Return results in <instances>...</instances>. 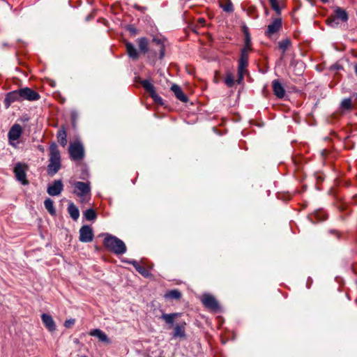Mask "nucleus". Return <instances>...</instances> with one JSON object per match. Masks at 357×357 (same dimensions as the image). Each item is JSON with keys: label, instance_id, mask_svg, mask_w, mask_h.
Returning <instances> with one entry per match:
<instances>
[{"label": "nucleus", "instance_id": "nucleus-12", "mask_svg": "<svg viewBox=\"0 0 357 357\" xmlns=\"http://www.w3.org/2000/svg\"><path fill=\"white\" fill-rule=\"evenodd\" d=\"M63 190V185L61 180H55L52 185H49L47 190L50 196H58Z\"/></svg>", "mask_w": 357, "mask_h": 357}, {"label": "nucleus", "instance_id": "nucleus-21", "mask_svg": "<svg viewBox=\"0 0 357 357\" xmlns=\"http://www.w3.org/2000/svg\"><path fill=\"white\" fill-rule=\"evenodd\" d=\"M181 315L180 313H170V314H162L160 317V319L165 321L166 324L169 325L170 326H173L174 320L176 318L178 317Z\"/></svg>", "mask_w": 357, "mask_h": 357}, {"label": "nucleus", "instance_id": "nucleus-11", "mask_svg": "<svg viewBox=\"0 0 357 357\" xmlns=\"http://www.w3.org/2000/svg\"><path fill=\"white\" fill-rule=\"evenodd\" d=\"M15 102H22L20 89L7 93L3 100V104L5 107L8 109L11 104Z\"/></svg>", "mask_w": 357, "mask_h": 357}, {"label": "nucleus", "instance_id": "nucleus-23", "mask_svg": "<svg viewBox=\"0 0 357 357\" xmlns=\"http://www.w3.org/2000/svg\"><path fill=\"white\" fill-rule=\"evenodd\" d=\"M68 212L70 214V216L74 220H77L79 217V211L78 208L72 202L68 204Z\"/></svg>", "mask_w": 357, "mask_h": 357}, {"label": "nucleus", "instance_id": "nucleus-34", "mask_svg": "<svg viewBox=\"0 0 357 357\" xmlns=\"http://www.w3.org/2000/svg\"><path fill=\"white\" fill-rule=\"evenodd\" d=\"M245 45L243 48H246L248 50H251V39L250 36L248 31L245 32Z\"/></svg>", "mask_w": 357, "mask_h": 357}, {"label": "nucleus", "instance_id": "nucleus-4", "mask_svg": "<svg viewBox=\"0 0 357 357\" xmlns=\"http://www.w3.org/2000/svg\"><path fill=\"white\" fill-rule=\"evenodd\" d=\"M27 165L22 162L15 164L13 172L16 179L22 185H28L29 181L26 179Z\"/></svg>", "mask_w": 357, "mask_h": 357}, {"label": "nucleus", "instance_id": "nucleus-43", "mask_svg": "<svg viewBox=\"0 0 357 357\" xmlns=\"http://www.w3.org/2000/svg\"><path fill=\"white\" fill-rule=\"evenodd\" d=\"M355 73L357 76V65L355 66Z\"/></svg>", "mask_w": 357, "mask_h": 357}, {"label": "nucleus", "instance_id": "nucleus-36", "mask_svg": "<svg viewBox=\"0 0 357 357\" xmlns=\"http://www.w3.org/2000/svg\"><path fill=\"white\" fill-rule=\"evenodd\" d=\"M248 65V60L239 59L238 70H245L246 67Z\"/></svg>", "mask_w": 357, "mask_h": 357}, {"label": "nucleus", "instance_id": "nucleus-33", "mask_svg": "<svg viewBox=\"0 0 357 357\" xmlns=\"http://www.w3.org/2000/svg\"><path fill=\"white\" fill-rule=\"evenodd\" d=\"M271 8L276 12L278 15H280L281 10L279 6L278 0H268Z\"/></svg>", "mask_w": 357, "mask_h": 357}, {"label": "nucleus", "instance_id": "nucleus-26", "mask_svg": "<svg viewBox=\"0 0 357 357\" xmlns=\"http://www.w3.org/2000/svg\"><path fill=\"white\" fill-rule=\"evenodd\" d=\"M137 43L140 52H142L144 54L146 53L149 50V41L147 38L144 37L138 38Z\"/></svg>", "mask_w": 357, "mask_h": 357}, {"label": "nucleus", "instance_id": "nucleus-1", "mask_svg": "<svg viewBox=\"0 0 357 357\" xmlns=\"http://www.w3.org/2000/svg\"><path fill=\"white\" fill-rule=\"evenodd\" d=\"M50 159L47 167V173L49 176H54L61 167V154L55 142L50 145Z\"/></svg>", "mask_w": 357, "mask_h": 357}, {"label": "nucleus", "instance_id": "nucleus-15", "mask_svg": "<svg viewBox=\"0 0 357 357\" xmlns=\"http://www.w3.org/2000/svg\"><path fill=\"white\" fill-rule=\"evenodd\" d=\"M185 322L176 324L174 326V331L172 333V338H184L185 337Z\"/></svg>", "mask_w": 357, "mask_h": 357}, {"label": "nucleus", "instance_id": "nucleus-9", "mask_svg": "<svg viewBox=\"0 0 357 357\" xmlns=\"http://www.w3.org/2000/svg\"><path fill=\"white\" fill-rule=\"evenodd\" d=\"M282 19L280 17L274 18L271 23L268 25L267 29L265 31V36L268 38H271L282 29Z\"/></svg>", "mask_w": 357, "mask_h": 357}, {"label": "nucleus", "instance_id": "nucleus-5", "mask_svg": "<svg viewBox=\"0 0 357 357\" xmlns=\"http://www.w3.org/2000/svg\"><path fill=\"white\" fill-rule=\"evenodd\" d=\"M69 153L72 160H81L84 157V149L83 145L80 142H74L70 144L69 146Z\"/></svg>", "mask_w": 357, "mask_h": 357}, {"label": "nucleus", "instance_id": "nucleus-2", "mask_svg": "<svg viewBox=\"0 0 357 357\" xmlns=\"http://www.w3.org/2000/svg\"><path fill=\"white\" fill-rule=\"evenodd\" d=\"M104 245L114 254L123 255L126 252L127 248L124 242L111 234H107L104 241Z\"/></svg>", "mask_w": 357, "mask_h": 357}, {"label": "nucleus", "instance_id": "nucleus-27", "mask_svg": "<svg viewBox=\"0 0 357 357\" xmlns=\"http://www.w3.org/2000/svg\"><path fill=\"white\" fill-rule=\"evenodd\" d=\"M165 298L178 300L181 298V293L178 289H172L165 294Z\"/></svg>", "mask_w": 357, "mask_h": 357}, {"label": "nucleus", "instance_id": "nucleus-8", "mask_svg": "<svg viewBox=\"0 0 357 357\" xmlns=\"http://www.w3.org/2000/svg\"><path fill=\"white\" fill-rule=\"evenodd\" d=\"M20 95L21 96L22 101H36L40 99V94L36 91L29 87L20 89Z\"/></svg>", "mask_w": 357, "mask_h": 357}, {"label": "nucleus", "instance_id": "nucleus-42", "mask_svg": "<svg viewBox=\"0 0 357 357\" xmlns=\"http://www.w3.org/2000/svg\"><path fill=\"white\" fill-rule=\"evenodd\" d=\"M135 8L139 10H142L144 9L143 8H142L141 6H137V5H135Z\"/></svg>", "mask_w": 357, "mask_h": 357}, {"label": "nucleus", "instance_id": "nucleus-29", "mask_svg": "<svg viewBox=\"0 0 357 357\" xmlns=\"http://www.w3.org/2000/svg\"><path fill=\"white\" fill-rule=\"evenodd\" d=\"M291 40L289 38L282 40L278 43V47L282 50V56H283L289 46H291Z\"/></svg>", "mask_w": 357, "mask_h": 357}, {"label": "nucleus", "instance_id": "nucleus-3", "mask_svg": "<svg viewBox=\"0 0 357 357\" xmlns=\"http://www.w3.org/2000/svg\"><path fill=\"white\" fill-rule=\"evenodd\" d=\"M73 193L80 197L82 202H84L86 197L90 195L91 185L89 182L75 181L73 183Z\"/></svg>", "mask_w": 357, "mask_h": 357}, {"label": "nucleus", "instance_id": "nucleus-40", "mask_svg": "<svg viewBox=\"0 0 357 357\" xmlns=\"http://www.w3.org/2000/svg\"><path fill=\"white\" fill-rule=\"evenodd\" d=\"M75 320L74 319H69L65 321L64 326L66 328H70L73 325H74Z\"/></svg>", "mask_w": 357, "mask_h": 357}, {"label": "nucleus", "instance_id": "nucleus-31", "mask_svg": "<svg viewBox=\"0 0 357 357\" xmlns=\"http://www.w3.org/2000/svg\"><path fill=\"white\" fill-rule=\"evenodd\" d=\"M340 107L344 111L351 110L352 108L351 98H344L341 102Z\"/></svg>", "mask_w": 357, "mask_h": 357}, {"label": "nucleus", "instance_id": "nucleus-45", "mask_svg": "<svg viewBox=\"0 0 357 357\" xmlns=\"http://www.w3.org/2000/svg\"><path fill=\"white\" fill-rule=\"evenodd\" d=\"M199 22H204V19H202H202H199Z\"/></svg>", "mask_w": 357, "mask_h": 357}, {"label": "nucleus", "instance_id": "nucleus-37", "mask_svg": "<svg viewBox=\"0 0 357 357\" xmlns=\"http://www.w3.org/2000/svg\"><path fill=\"white\" fill-rule=\"evenodd\" d=\"M327 24L332 26V27H336L339 24V22L337 20L336 17H331L326 20Z\"/></svg>", "mask_w": 357, "mask_h": 357}, {"label": "nucleus", "instance_id": "nucleus-35", "mask_svg": "<svg viewBox=\"0 0 357 357\" xmlns=\"http://www.w3.org/2000/svg\"><path fill=\"white\" fill-rule=\"evenodd\" d=\"M221 8L223 9L224 11L227 13H231L234 10V6L231 1H228L225 4H221Z\"/></svg>", "mask_w": 357, "mask_h": 357}, {"label": "nucleus", "instance_id": "nucleus-17", "mask_svg": "<svg viewBox=\"0 0 357 357\" xmlns=\"http://www.w3.org/2000/svg\"><path fill=\"white\" fill-rule=\"evenodd\" d=\"M171 90L174 93L176 98L180 101L183 102H187L188 101L187 96L183 92L181 88L178 85L174 84L171 86Z\"/></svg>", "mask_w": 357, "mask_h": 357}, {"label": "nucleus", "instance_id": "nucleus-30", "mask_svg": "<svg viewBox=\"0 0 357 357\" xmlns=\"http://www.w3.org/2000/svg\"><path fill=\"white\" fill-rule=\"evenodd\" d=\"M84 216L86 220H95L97 218L96 211L93 208H89L84 212Z\"/></svg>", "mask_w": 357, "mask_h": 357}, {"label": "nucleus", "instance_id": "nucleus-14", "mask_svg": "<svg viewBox=\"0 0 357 357\" xmlns=\"http://www.w3.org/2000/svg\"><path fill=\"white\" fill-rule=\"evenodd\" d=\"M22 132V129L20 125L19 124H14L11 128L10 129L8 137L9 140L10 141H15L17 140Z\"/></svg>", "mask_w": 357, "mask_h": 357}, {"label": "nucleus", "instance_id": "nucleus-44", "mask_svg": "<svg viewBox=\"0 0 357 357\" xmlns=\"http://www.w3.org/2000/svg\"><path fill=\"white\" fill-rule=\"evenodd\" d=\"M323 3H327L328 0H321Z\"/></svg>", "mask_w": 357, "mask_h": 357}, {"label": "nucleus", "instance_id": "nucleus-18", "mask_svg": "<svg viewBox=\"0 0 357 357\" xmlns=\"http://www.w3.org/2000/svg\"><path fill=\"white\" fill-rule=\"evenodd\" d=\"M89 335L98 337V340L102 342H105L107 344L111 343L108 336L100 329H93L89 332Z\"/></svg>", "mask_w": 357, "mask_h": 357}, {"label": "nucleus", "instance_id": "nucleus-7", "mask_svg": "<svg viewBox=\"0 0 357 357\" xmlns=\"http://www.w3.org/2000/svg\"><path fill=\"white\" fill-rule=\"evenodd\" d=\"M201 301L204 306L213 311V312H218L220 310V305L215 298L208 294H204L202 298Z\"/></svg>", "mask_w": 357, "mask_h": 357}, {"label": "nucleus", "instance_id": "nucleus-25", "mask_svg": "<svg viewBox=\"0 0 357 357\" xmlns=\"http://www.w3.org/2000/svg\"><path fill=\"white\" fill-rule=\"evenodd\" d=\"M58 142L62 146H65L67 144V135L65 129L61 128L57 132Z\"/></svg>", "mask_w": 357, "mask_h": 357}, {"label": "nucleus", "instance_id": "nucleus-22", "mask_svg": "<svg viewBox=\"0 0 357 357\" xmlns=\"http://www.w3.org/2000/svg\"><path fill=\"white\" fill-rule=\"evenodd\" d=\"M152 43H155L158 47V50L160 52L159 58L162 59L165 56L164 40L162 38L154 37L152 39Z\"/></svg>", "mask_w": 357, "mask_h": 357}, {"label": "nucleus", "instance_id": "nucleus-6", "mask_svg": "<svg viewBox=\"0 0 357 357\" xmlns=\"http://www.w3.org/2000/svg\"><path fill=\"white\" fill-rule=\"evenodd\" d=\"M141 84L144 90L149 93L150 96L153 99L155 102L160 105L163 104L162 98L157 94L154 85L149 79H144L141 81Z\"/></svg>", "mask_w": 357, "mask_h": 357}, {"label": "nucleus", "instance_id": "nucleus-46", "mask_svg": "<svg viewBox=\"0 0 357 357\" xmlns=\"http://www.w3.org/2000/svg\"><path fill=\"white\" fill-rule=\"evenodd\" d=\"M3 47L7 46V43H3Z\"/></svg>", "mask_w": 357, "mask_h": 357}, {"label": "nucleus", "instance_id": "nucleus-28", "mask_svg": "<svg viewBox=\"0 0 357 357\" xmlns=\"http://www.w3.org/2000/svg\"><path fill=\"white\" fill-rule=\"evenodd\" d=\"M44 205L47 211L52 215H54L56 214V210L54 206V202L51 199L47 198L44 202Z\"/></svg>", "mask_w": 357, "mask_h": 357}, {"label": "nucleus", "instance_id": "nucleus-41", "mask_svg": "<svg viewBox=\"0 0 357 357\" xmlns=\"http://www.w3.org/2000/svg\"><path fill=\"white\" fill-rule=\"evenodd\" d=\"M131 33H135V29L133 27H129L128 29Z\"/></svg>", "mask_w": 357, "mask_h": 357}, {"label": "nucleus", "instance_id": "nucleus-24", "mask_svg": "<svg viewBox=\"0 0 357 357\" xmlns=\"http://www.w3.org/2000/svg\"><path fill=\"white\" fill-rule=\"evenodd\" d=\"M335 17H336L337 20H340L342 22H345L348 20V14L347 13L341 8H337L335 10Z\"/></svg>", "mask_w": 357, "mask_h": 357}, {"label": "nucleus", "instance_id": "nucleus-38", "mask_svg": "<svg viewBox=\"0 0 357 357\" xmlns=\"http://www.w3.org/2000/svg\"><path fill=\"white\" fill-rule=\"evenodd\" d=\"M250 50H246V48H243L241 50L240 59L248 60V52Z\"/></svg>", "mask_w": 357, "mask_h": 357}, {"label": "nucleus", "instance_id": "nucleus-19", "mask_svg": "<svg viewBox=\"0 0 357 357\" xmlns=\"http://www.w3.org/2000/svg\"><path fill=\"white\" fill-rule=\"evenodd\" d=\"M125 46L128 56L134 61L139 59V54L133 44L130 42H126Z\"/></svg>", "mask_w": 357, "mask_h": 357}, {"label": "nucleus", "instance_id": "nucleus-32", "mask_svg": "<svg viewBox=\"0 0 357 357\" xmlns=\"http://www.w3.org/2000/svg\"><path fill=\"white\" fill-rule=\"evenodd\" d=\"M225 84L228 87H231L234 84V78L231 73H228L226 75L225 79Z\"/></svg>", "mask_w": 357, "mask_h": 357}, {"label": "nucleus", "instance_id": "nucleus-39", "mask_svg": "<svg viewBox=\"0 0 357 357\" xmlns=\"http://www.w3.org/2000/svg\"><path fill=\"white\" fill-rule=\"evenodd\" d=\"M244 74H245V70H238V79L236 80L238 84H241L243 82V80L244 79Z\"/></svg>", "mask_w": 357, "mask_h": 357}, {"label": "nucleus", "instance_id": "nucleus-20", "mask_svg": "<svg viewBox=\"0 0 357 357\" xmlns=\"http://www.w3.org/2000/svg\"><path fill=\"white\" fill-rule=\"evenodd\" d=\"M130 264H132L133 266L135 268L136 271L142 275H143L145 278H149L151 276V273L149 270H147L144 266L139 265L137 261H128Z\"/></svg>", "mask_w": 357, "mask_h": 357}, {"label": "nucleus", "instance_id": "nucleus-13", "mask_svg": "<svg viewBox=\"0 0 357 357\" xmlns=\"http://www.w3.org/2000/svg\"><path fill=\"white\" fill-rule=\"evenodd\" d=\"M41 319H42L43 324L45 325V326L49 331H50V332L55 331L56 324H55L52 317L50 314H46V313L42 314Z\"/></svg>", "mask_w": 357, "mask_h": 357}, {"label": "nucleus", "instance_id": "nucleus-16", "mask_svg": "<svg viewBox=\"0 0 357 357\" xmlns=\"http://www.w3.org/2000/svg\"><path fill=\"white\" fill-rule=\"evenodd\" d=\"M273 93L278 98H282L285 94V90L278 79H274L272 82Z\"/></svg>", "mask_w": 357, "mask_h": 357}, {"label": "nucleus", "instance_id": "nucleus-10", "mask_svg": "<svg viewBox=\"0 0 357 357\" xmlns=\"http://www.w3.org/2000/svg\"><path fill=\"white\" fill-rule=\"evenodd\" d=\"M79 239L83 243L91 242L93 239V231L89 225H84L79 229Z\"/></svg>", "mask_w": 357, "mask_h": 357}]
</instances>
